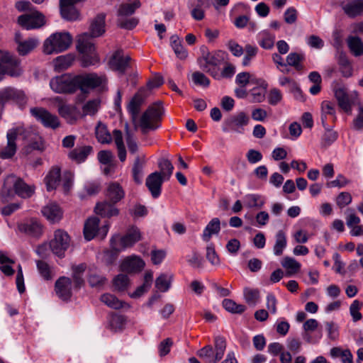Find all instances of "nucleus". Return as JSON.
Here are the masks:
<instances>
[{
    "label": "nucleus",
    "mask_w": 363,
    "mask_h": 363,
    "mask_svg": "<svg viewBox=\"0 0 363 363\" xmlns=\"http://www.w3.org/2000/svg\"><path fill=\"white\" fill-rule=\"evenodd\" d=\"M200 52V56L197 58V63L200 69L211 77H213L220 66L228 59V53L221 50L210 51L207 47L201 46Z\"/></svg>",
    "instance_id": "nucleus-1"
},
{
    "label": "nucleus",
    "mask_w": 363,
    "mask_h": 363,
    "mask_svg": "<svg viewBox=\"0 0 363 363\" xmlns=\"http://www.w3.org/2000/svg\"><path fill=\"white\" fill-rule=\"evenodd\" d=\"M34 191L33 186L27 184L22 179L15 175H9L4 179L0 196L5 201H7L15 195L23 199L30 198Z\"/></svg>",
    "instance_id": "nucleus-2"
},
{
    "label": "nucleus",
    "mask_w": 363,
    "mask_h": 363,
    "mask_svg": "<svg viewBox=\"0 0 363 363\" xmlns=\"http://www.w3.org/2000/svg\"><path fill=\"white\" fill-rule=\"evenodd\" d=\"M77 50L82 54V65L84 67L95 65L99 62V57L96 52L95 47L87 33L78 36Z\"/></svg>",
    "instance_id": "nucleus-3"
},
{
    "label": "nucleus",
    "mask_w": 363,
    "mask_h": 363,
    "mask_svg": "<svg viewBox=\"0 0 363 363\" xmlns=\"http://www.w3.org/2000/svg\"><path fill=\"white\" fill-rule=\"evenodd\" d=\"M163 108L160 103H155L149 106L139 120V125L143 133L157 129L160 126Z\"/></svg>",
    "instance_id": "nucleus-4"
},
{
    "label": "nucleus",
    "mask_w": 363,
    "mask_h": 363,
    "mask_svg": "<svg viewBox=\"0 0 363 363\" xmlns=\"http://www.w3.org/2000/svg\"><path fill=\"white\" fill-rule=\"evenodd\" d=\"M72 42V37L69 33H55L45 40L43 51L47 55L59 53L68 49Z\"/></svg>",
    "instance_id": "nucleus-5"
},
{
    "label": "nucleus",
    "mask_w": 363,
    "mask_h": 363,
    "mask_svg": "<svg viewBox=\"0 0 363 363\" xmlns=\"http://www.w3.org/2000/svg\"><path fill=\"white\" fill-rule=\"evenodd\" d=\"M215 350L211 345L206 346L198 351L197 354L206 363H216L220 360L226 349L225 339L218 336L215 338Z\"/></svg>",
    "instance_id": "nucleus-6"
},
{
    "label": "nucleus",
    "mask_w": 363,
    "mask_h": 363,
    "mask_svg": "<svg viewBox=\"0 0 363 363\" xmlns=\"http://www.w3.org/2000/svg\"><path fill=\"white\" fill-rule=\"evenodd\" d=\"M22 72L19 60L8 52L0 50V81L5 74L16 77Z\"/></svg>",
    "instance_id": "nucleus-7"
},
{
    "label": "nucleus",
    "mask_w": 363,
    "mask_h": 363,
    "mask_svg": "<svg viewBox=\"0 0 363 363\" xmlns=\"http://www.w3.org/2000/svg\"><path fill=\"white\" fill-rule=\"evenodd\" d=\"M99 219L97 217H91L86 220L84 226V238L89 241L94 237L104 240L111 226L109 222L106 221L102 226L99 227Z\"/></svg>",
    "instance_id": "nucleus-8"
},
{
    "label": "nucleus",
    "mask_w": 363,
    "mask_h": 363,
    "mask_svg": "<svg viewBox=\"0 0 363 363\" xmlns=\"http://www.w3.org/2000/svg\"><path fill=\"white\" fill-rule=\"evenodd\" d=\"M141 239L140 230L136 227L130 228L126 234L120 238L118 235H113L111 239V245L116 251H121L132 247Z\"/></svg>",
    "instance_id": "nucleus-9"
},
{
    "label": "nucleus",
    "mask_w": 363,
    "mask_h": 363,
    "mask_svg": "<svg viewBox=\"0 0 363 363\" xmlns=\"http://www.w3.org/2000/svg\"><path fill=\"white\" fill-rule=\"evenodd\" d=\"M249 121V116L245 112L240 111L225 119L222 130L225 133L233 132L242 134L244 133V127L247 125Z\"/></svg>",
    "instance_id": "nucleus-10"
},
{
    "label": "nucleus",
    "mask_w": 363,
    "mask_h": 363,
    "mask_svg": "<svg viewBox=\"0 0 363 363\" xmlns=\"http://www.w3.org/2000/svg\"><path fill=\"white\" fill-rule=\"evenodd\" d=\"M50 86L57 93H72L78 89L76 76L70 74H62L52 78Z\"/></svg>",
    "instance_id": "nucleus-11"
},
{
    "label": "nucleus",
    "mask_w": 363,
    "mask_h": 363,
    "mask_svg": "<svg viewBox=\"0 0 363 363\" xmlns=\"http://www.w3.org/2000/svg\"><path fill=\"white\" fill-rule=\"evenodd\" d=\"M78 89L82 92H87L89 89L103 86L106 79L104 75H99L96 73L76 75Z\"/></svg>",
    "instance_id": "nucleus-12"
},
{
    "label": "nucleus",
    "mask_w": 363,
    "mask_h": 363,
    "mask_svg": "<svg viewBox=\"0 0 363 363\" xmlns=\"http://www.w3.org/2000/svg\"><path fill=\"white\" fill-rule=\"evenodd\" d=\"M18 24L26 30L37 29L45 23V16L36 10H29L18 18Z\"/></svg>",
    "instance_id": "nucleus-13"
},
{
    "label": "nucleus",
    "mask_w": 363,
    "mask_h": 363,
    "mask_svg": "<svg viewBox=\"0 0 363 363\" xmlns=\"http://www.w3.org/2000/svg\"><path fill=\"white\" fill-rule=\"evenodd\" d=\"M70 238L62 230H57L54 233V238L49 243L50 249L58 257H63L65 252L69 248Z\"/></svg>",
    "instance_id": "nucleus-14"
},
{
    "label": "nucleus",
    "mask_w": 363,
    "mask_h": 363,
    "mask_svg": "<svg viewBox=\"0 0 363 363\" xmlns=\"http://www.w3.org/2000/svg\"><path fill=\"white\" fill-rule=\"evenodd\" d=\"M18 131V135L24 140L26 145L33 150H42L43 148V144L42 138L36 132V130L32 127L25 128L23 126H19L16 128Z\"/></svg>",
    "instance_id": "nucleus-15"
},
{
    "label": "nucleus",
    "mask_w": 363,
    "mask_h": 363,
    "mask_svg": "<svg viewBox=\"0 0 363 363\" xmlns=\"http://www.w3.org/2000/svg\"><path fill=\"white\" fill-rule=\"evenodd\" d=\"M30 113L45 128L56 129L60 126V123L57 116L43 108H33L30 109Z\"/></svg>",
    "instance_id": "nucleus-16"
},
{
    "label": "nucleus",
    "mask_w": 363,
    "mask_h": 363,
    "mask_svg": "<svg viewBox=\"0 0 363 363\" xmlns=\"http://www.w3.org/2000/svg\"><path fill=\"white\" fill-rule=\"evenodd\" d=\"M335 96L339 106L346 113H351L352 106L358 102L357 94H347L345 88L339 87L335 90Z\"/></svg>",
    "instance_id": "nucleus-17"
},
{
    "label": "nucleus",
    "mask_w": 363,
    "mask_h": 363,
    "mask_svg": "<svg viewBox=\"0 0 363 363\" xmlns=\"http://www.w3.org/2000/svg\"><path fill=\"white\" fill-rule=\"evenodd\" d=\"M147 96L148 93H147V91L145 89H141L134 95L128 104V111L134 123L137 121L141 106Z\"/></svg>",
    "instance_id": "nucleus-18"
},
{
    "label": "nucleus",
    "mask_w": 363,
    "mask_h": 363,
    "mask_svg": "<svg viewBox=\"0 0 363 363\" xmlns=\"http://www.w3.org/2000/svg\"><path fill=\"white\" fill-rule=\"evenodd\" d=\"M144 260L138 255L126 257L121 264V269L129 274L140 272L145 267Z\"/></svg>",
    "instance_id": "nucleus-19"
},
{
    "label": "nucleus",
    "mask_w": 363,
    "mask_h": 363,
    "mask_svg": "<svg viewBox=\"0 0 363 363\" xmlns=\"http://www.w3.org/2000/svg\"><path fill=\"white\" fill-rule=\"evenodd\" d=\"M10 100H13L19 105H23L26 102V98L23 91L11 87H6L0 90V102L4 106Z\"/></svg>",
    "instance_id": "nucleus-20"
},
{
    "label": "nucleus",
    "mask_w": 363,
    "mask_h": 363,
    "mask_svg": "<svg viewBox=\"0 0 363 363\" xmlns=\"http://www.w3.org/2000/svg\"><path fill=\"white\" fill-rule=\"evenodd\" d=\"M130 58L123 50L116 51L109 61L110 67L120 73H123L129 65Z\"/></svg>",
    "instance_id": "nucleus-21"
},
{
    "label": "nucleus",
    "mask_w": 363,
    "mask_h": 363,
    "mask_svg": "<svg viewBox=\"0 0 363 363\" xmlns=\"http://www.w3.org/2000/svg\"><path fill=\"white\" fill-rule=\"evenodd\" d=\"M18 230L28 235L38 237L42 233V225L38 220L31 218L18 223Z\"/></svg>",
    "instance_id": "nucleus-22"
},
{
    "label": "nucleus",
    "mask_w": 363,
    "mask_h": 363,
    "mask_svg": "<svg viewBox=\"0 0 363 363\" xmlns=\"http://www.w3.org/2000/svg\"><path fill=\"white\" fill-rule=\"evenodd\" d=\"M340 6L344 13L350 18L363 14V0H344Z\"/></svg>",
    "instance_id": "nucleus-23"
},
{
    "label": "nucleus",
    "mask_w": 363,
    "mask_h": 363,
    "mask_svg": "<svg viewBox=\"0 0 363 363\" xmlns=\"http://www.w3.org/2000/svg\"><path fill=\"white\" fill-rule=\"evenodd\" d=\"M164 180L166 179L157 172L150 174L147 177L145 184L153 198H157L161 194V186Z\"/></svg>",
    "instance_id": "nucleus-24"
},
{
    "label": "nucleus",
    "mask_w": 363,
    "mask_h": 363,
    "mask_svg": "<svg viewBox=\"0 0 363 363\" xmlns=\"http://www.w3.org/2000/svg\"><path fill=\"white\" fill-rule=\"evenodd\" d=\"M55 291L60 298L67 301L72 296V281L69 278L62 277L55 282Z\"/></svg>",
    "instance_id": "nucleus-25"
},
{
    "label": "nucleus",
    "mask_w": 363,
    "mask_h": 363,
    "mask_svg": "<svg viewBox=\"0 0 363 363\" xmlns=\"http://www.w3.org/2000/svg\"><path fill=\"white\" fill-rule=\"evenodd\" d=\"M58 112L70 124L75 123L81 116L80 111L76 106L63 103L58 106Z\"/></svg>",
    "instance_id": "nucleus-26"
},
{
    "label": "nucleus",
    "mask_w": 363,
    "mask_h": 363,
    "mask_svg": "<svg viewBox=\"0 0 363 363\" xmlns=\"http://www.w3.org/2000/svg\"><path fill=\"white\" fill-rule=\"evenodd\" d=\"M19 138L16 128L9 130L7 133V145L0 151V157L9 159L14 155L16 151V140Z\"/></svg>",
    "instance_id": "nucleus-27"
},
{
    "label": "nucleus",
    "mask_w": 363,
    "mask_h": 363,
    "mask_svg": "<svg viewBox=\"0 0 363 363\" xmlns=\"http://www.w3.org/2000/svg\"><path fill=\"white\" fill-rule=\"evenodd\" d=\"M115 204L110 201L99 202L95 206L94 211L102 217L111 218L118 216L119 211L115 206Z\"/></svg>",
    "instance_id": "nucleus-28"
},
{
    "label": "nucleus",
    "mask_w": 363,
    "mask_h": 363,
    "mask_svg": "<svg viewBox=\"0 0 363 363\" xmlns=\"http://www.w3.org/2000/svg\"><path fill=\"white\" fill-rule=\"evenodd\" d=\"M15 40L18 44L17 50L21 55H26L33 50L38 44V40L35 38L23 40L20 33H17Z\"/></svg>",
    "instance_id": "nucleus-29"
},
{
    "label": "nucleus",
    "mask_w": 363,
    "mask_h": 363,
    "mask_svg": "<svg viewBox=\"0 0 363 363\" xmlns=\"http://www.w3.org/2000/svg\"><path fill=\"white\" fill-rule=\"evenodd\" d=\"M41 212L51 223L58 222L62 217V211L55 203H50L44 206Z\"/></svg>",
    "instance_id": "nucleus-30"
},
{
    "label": "nucleus",
    "mask_w": 363,
    "mask_h": 363,
    "mask_svg": "<svg viewBox=\"0 0 363 363\" xmlns=\"http://www.w3.org/2000/svg\"><path fill=\"white\" fill-rule=\"evenodd\" d=\"M335 116V106L329 101H324L321 104V123L325 128H328V120L334 121Z\"/></svg>",
    "instance_id": "nucleus-31"
},
{
    "label": "nucleus",
    "mask_w": 363,
    "mask_h": 363,
    "mask_svg": "<svg viewBox=\"0 0 363 363\" xmlns=\"http://www.w3.org/2000/svg\"><path fill=\"white\" fill-rule=\"evenodd\" d=\"M125 196L122 186L117 182L110 183L106 191V199L113 203L120 201Z\"/></svg>",
    "instance_id": "nucleus-32"
},
{
    "label": "nucleus",
    "mask_w": 363,
    "mask_h": 363,
    "mask_svg": "<svg viewBox=\"0 0 363 363\" xmlns=\"http://www.w3.org/2000/svg\"><path fill=\"white\" fill-rule=\"evenodd\" d=\"M62 17L67 21H76L79 14L74 5L67 1L60 0Z\"/></svg>",
    "instance_id": "nucleus-33"
},
{
    "label": "nucleus",
    "mask_w": 363,
    "mask_h": 363,
    "mask_svg": "<svg viewBox=\"0 0 363 363\" xmlns=\"http://www.w3.org/2000/svg\"><path fill=\"white\" fill-rule=\"evenodd\" d=\"M220 230V220L218 218H212L205 227L203 233L202 239L208 242L213 235H218Z\"/></svg>",
    "instance_id": "nucleus-34"
},
{
    "label": "nucleus",
    "mask_w": 363,
    "mask_h": 363,
    "mask_svg": "<svg viewBox=\"0 0 363 363\" xmlns=\"http://www.w3.org/2000/svg\"><path fill=\"white\" fill-rule=\"evenodd\" d=\"M92 151L93 148L89 145L76 147L69 153V157L77 163H82L86 160Z\"/></svg>",
    "instance_id": "nucleus-35"
},
{
    "label": "nucleus",
    "mask_w": 363,
    "mask_h": 363,
    "mask_svg": "<svg viewBox=\"0 0 363 363\" xmlns=\"http://www.w3.org/2000/svg\"><path fill=\"white\" fill-rule=\"evenodd\" d=\"M145 164V156L137 155L132 169L133 177L135 183L141 184L143 175V168Z\"/></svg>",
    "instance_id": "nucleus-36"
},
{
    "label": "nucleus",
    "mask_w": 363,
    "mask_h": 363,
    "mask_svg": "<svg viewBox=\"0 0 363 363\" xmlns=\"http://www.w3.org/2000/svg\"><path fill=\"white\" fill-rule=\"evenodd\" d=\"M101 301L109 308L113 309L129 308L128 303L119 300L116 296L111 294H105L101 296Z\"/></svg>",
    "instance_id": "nucleus-37"
},
{
    "label": "nucleus",
    "mask_w": 363,
    "mask_h": 363,
    "mask_svg": "<svg viewBox=\"0 0 363 363\" xmlns=\"http://www.w3.org/2000/svg\"><path fill=\"white\" fill-rule=\"evenodd\" d=\"M60 182V169L52 167L45 178L48 191L55 189Z\"/></svg>",
    "instance_id": "nucleus-38"
},
{
    "label": "nucleus",
    "mask_w": 363,
    "mask_h": 363,
    "mask_svg": "<svg viewBox=\"0 0 363 363\" xmlns=\"http://www.w3.org/2000/svg\"><path fill=\"white\" fill-rule=\"evenodd\" d=\"M105 17V14L100 13L98 14L93 20L90 27L91 35L92 37H99L104 33Z\"/></svg>",
    "instance_id": "nucleus-39"
},
{
    "label": "nucleus",
    "mask_w": 363,
    "mask_h": 363,
    "mask_svg": "<svg viewBox=\"0 0 363 363\" xmlns=\"http://www.w3.org/2000/svg\"><path fill=\"white\" fill-rule=\"evenodd\" d=\"M244 206L249 208H261L264 206V199L255 194H247L243 198Z\"/></svg>",
    "instance_id": "nucleus-40"
},
{
    "label": "nucleus",
    "mask_w": 363,
    "mask_h": 363,
    "mask_svg": "<svg viewBox=\"0 0 363 363\" xmlns=\"http://www.w3.org/2000/svg\"><path fill=\"white\" fill-rule=\"evenodd\" d=\"M223 68L220 67L213 76L216 80H221L223 79H230L235 74L236 68L232 63L228 62L227 60L223 63Z\"/></svg>",
    "instance_id": "nucleus-41"
},
{
    "label": "nucleus",
    "mask_w": 363,
    "mask_h": 363,
    "mask_svg": "<svg viewBox=\"0 0 363 363\" xmlns=\"http://www.w3.org/2000/svg\"><path fill=\"white\" fill-rule=\"evenodd\" d=\"M259 45L264 49L269 50L274 47L275 35L269 31L264 30L257 35Z\"/></svg>",
    "instance_id": "nucleus-42"
},
{
    "label": "nucleus",
    "mask_w": 363,
    "mask_h": 363,
    "mask_svg": "<svg viewBox=\"0 0 363 363\" xmlns=\"http://www.w3.org/2000/svg\"><path fill=\"white\" fill-rule=\"evenodd\" d=\"M287 245L286 233L282 230H279L275 235V244L273 247V252L276 256L282 255Z\"/></svg>",
    "instance_id": "nucleus-43"
},
{
    "label": "nucleus",
    "mask_w": 363,
    "mask_h": 363,
    "mask_svg": "<svg viewBox=\"0 0 363 363\" xmlns=\"http://www.w3.org/2000/svg\"><path fill=\"white\" fill-rule=\"evenodd\" d=\"M257 83L260 86V87H255L252 89L250 91V96L252 98V100L253 102L259 103L264 99L265 91L268 84L262 79L259 80Z\"/></svg>",
    "instance_id": "nucleus-44"
},
{
    "label": "nucleus",
    "mask_w": 363,
    "mask_h": 363,
    "mask_svg": "<svg viewBox=\"0 0 363 363\" xmlns=\"http://www.w3.org/2000/svg\"><path fill=\"white\" fill-rule=\"evenodd\" d=\"M170 45L178 58L184 60L187 57L188 52L182 45V42L178 35H174L171 36Z\"/></svg>",
    "instance_id": "nucleus-45"
},
{
    "label": "nucleus",
    "mask_w": 363,
    "mask_h": 363,
    "mask_svg": "<svg viewBox=\"0 0 363 363\" xmlns=\"http://www.w3.org/2000/svg\"><path fill=\"white\" fill-rule=\"evenodd\" d=\"M126 324V318L124 315L113 314L108 320V328L113 332L121 331Z\"/></svg>",
    "instance_id": "nucleus-46"
},
{
    "label": "nucleus",
    "mask_w": 363,
    "mask_h": 363,
    "mask_svg": "<svg viewBox=\"0 0 363 363\" xmlns=\"http://www.w3.org/2000/svg\"><path fill=\"white\" fill-rule=\"evenodd\" d=\"M96 137L98 141L103 144H108L112 141V136L107 130L105 124L99 122L95 130Z\"/></svg>",
    "instance_id": "nucleus-47"
},
{
    "label": "nucleus",
    "mask_w": 363,
    "mask_h": 363,
    "mask_svg": "<svg viewBox=\"0 0 363 363\" xmlns=\"http://www.w3.org/2000/svg\"><path fill=\"white\" fill-rule=\"evenodd\" d=\"M243 294L246 303L250 306H255L260 301L259 291L257 289L246 287Z\"/></svg>",
    "instance_id": "nucleus-48"
},
{
    "label": "nucleus",
    "mask_w": 363,
    "mask_h": 363,
    "mask_svg": "<svg viewBox=\"0 0 363 363\" xmlns=\"http://www.w3.org/2000/svg\"><path fill=\"white\" fill-rule=\"evenodd\" d=\"M172 274H162L155 280V287L161 292H166L171 286Z\"/></svg>",
    "instance_id": "nucleus-49"
},
{
    "label": "nucleus",
    "mask_w": 363,
    "mask_h": 363,
    "mask_svg": "<svg viewBox=\"0 0 363 363\" xmlns=\"http://www.w3.org/2000/svg\"><path fill=\"white\" fill-rule=\"evenodd\" d=\"M347 43L350 51L355 56L363 55V43L361 39L356 36H350Z\"/></svg>",
    "instance_id": "nucleus-50"
},
{
    "label": "nucleus",
    "mask_w": 363,
    "mask_h": 363,
    "mask_svg": "<svg viewBox=\"0 0 363 363\" xmlns=\"http://www.w3.org/2000/svg\"><path fill=\"white\" fill-rule=\"evenodd\" d=\"M14 262L4 252L0 251V270L6 276H11L14 273L11 265Z\"/></svg>",
    "instance_id": "nucleus-51"
},
{
    "label": "nucleus",
    "mask_w": 363,
    "mask_h": 363,
    "mask_svg": "<svg viewBox=\"0 0 363 363\" xmlns=\"http://www.w3.org/2000/svg\"><path fill=\"white\" fill-rule=\"evenodd\" d=\"M113 133L118 149V158L121 162H124L126 159V150L123 141L122 133L120 130H115Z\"/></svg>",
    "instance_id": "nucleus-52"
},
{
    "label": "nucleus",
    "mask_w": 363,
    "mask_h": 363,
    "mask_svg": "<svg viewBox=\"0 0 363 363\" xmlns=\"http://www.w3.org/2000/svg\"><path fill=\"white\" fill-rule=\"evenodd\" d=\"M281 263L282 267L286 269L287 276H291L298 272L301 269V264L291 257H284Z\"/></svg>",
    "instance_id": "nucleus-53"
},
{
    "label": "nucleus",
    "mask_w": 363,
    "mask_h": 363,
    "mask_svg": "<svg viewBox=\"0 0 363 363\" xmlns=\"http://www.w3.org/2000/svg\"><path fill=\"white\" fill-rule=\"evenodd\" d=\"M140 5L141 4L138 0H135L131 4H121L118 11V16L123 17L133 14L135 10L140 7Z\"/></svg>",
    "instance_id": "nucleus-54"
},
{
    "label": "nucleus",
    "mask_w": 363,
    "mask_h": 363,
    "mask_svg": "<svg viewBox=\"0 0 363 363\" xmlns=\"http://www.w3.org/2000/svg\"><path fill=\"white\" fill-rule=\"evenodd\" d=\"M222 305L223 308L231 313L241 314L246 307L242 304H238L232 299L225 298L223 301Z\"/></svg>",
    "instance_id": "nucleus-55"
},
{
    "label": "nucleus",
    "mask_w": 363,
    "mask_h": 363,
    "mask_svg": "<svg viewBox=\"0 0 363 363\" xmlns=\"http://www.w3.org/2000/svg\"><path fill=\"white\" fill-rule=\"evenodd\" d=\"M74 58L71 55H61L54 60L55 69L59 71L68 68L72 63Z\"/></svg>",
    "instance_id": "nucleus-56"
},
{
    "label": "nucleus",
    "mask_w": 363,
    "mask_h": 363,
    "mask_svg": "<svg viewBox=\"0 0 363 363\" xmlns=\"http://www.w3.org/2000/svg\"><path fill=\"white\" fill-rule=\"evenodd\" d=\"M36 265L39 274L45 280H50L52 279V272L48 263L44 261L38 260L36 262Z\"/></svg>",
    "instance_id": "nucleus-57"
},
{
    "label": "nucleus",
    "mask_w": 363,
    "mask_h": 363,
    "mask_svg": "<svg viewBox=\"0 0 363 363\" xmlns=\"http://www.w3.org/2000/svg\"><path fill=\"white\" fill-rule=\"evenodd\" d=\"M113 284L116 290L124 291L129 284V278L127 275L120 274L113 279Z\"/></svg>",
    "instance_id": "nucleus-58"
},
{
    "label": "nucleus",
    "mask_w": 363,
    "mask_h": 363,
    "mask_svg": "<svg viewBox=\"0 0 363 363\" xmlns=\"http://www.w3.org/2000/svg\"><path fill=\"white\" fill-rule=\"evenodd\" d=\"M159 167L161 170V174L164 179L168 180L171 177L174 167L169 160L162 159L159 162Z\"/></svg>",
    "instance_id": "nucleus-59"
},
{
    "label": "nucleus",
    "mask_w": 363,
    "mask_h": 363,
    "mask_svg": "<svg viewBox=\"0 0 363 363\" xmlns=\"http://www.w3.org/2000/svg\"><path fill=\"white\" fill-rule=\"evenodd\" d=\"M303 60V55L297 52H291L286 57L287 65L294 67L297 70L301 69V62Z\"/></svg>",
    "instance_id": "nucleus-60"
},
{
    "label": "nucleus",
    "mask_w": 363,
    "mask_h": 363,
    "mask_svg": "<svg viewBox=\"0 0 363 363\" xmlns=\"http://www.w3.org/2000/svg\"><path fill=\"white\" fill-rule=\"evenodd\" d=\"M283 99V94L277 88L271 89L267 94V101L272 106H276L279 104Z\"/></svg>",
    "instance_id": "nucleus-61"
},
{
    "label": "nucleus",
    "mask_w": 363,
    "mask_h": 363,
    "mask_svg": "<svg viewBox=\"0 0 363 363\" xmlns=\"http://www.w3.org/2000/svg\"><path fill=\"white\" fill-rule=\"evenodd\" d=\"M340 70L342 76L350 77L352 74V67L345 56H340L339 59Z\"/></svg>",
    "instance_id": "nucleus-62"
},
{
    "label": "nucleus",
    "mask_w": 363,
    "mask_h": 363,
    "mask_svg": "<svg viewBox=\"0 0 363 363\" xmlns=\"http://www.w3.org/2000/svg\"><path fill=\"white\" fill-rule=\"evenodd\" d=\"M245 55L242 60V65L248 66L252 59H253L257 54L258 48L256 46L250 44L246 45L245 47Z\"/></svg>",
    "instance_id": "nucleus-63"
},
{
    "label": "nucleus",
    "mask_w": 363,
    "mask_h": 363,
    "mask_svg": "<svg viewBox=\"0 0 363 363\" xmlns=\"http://www.w3.org/2000/svg\"><path fill=\"white\" fill-rule=\"evenodd\" d=\"M118 24L121 28L131 30L138 24V19L135 17L126 18V16L119 17Z\"/></svg>",
    "instance_id": "nucleus-64"
}]
</instances>
